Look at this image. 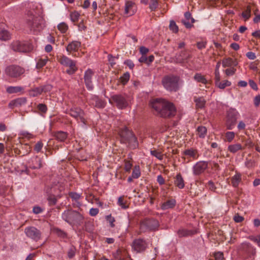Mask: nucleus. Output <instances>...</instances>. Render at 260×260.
<instances>
[{
  "label": "nucleus",
  "instance_id": "8",
  "mask_svg": "<svg viewBox=\"0 0 260 260\" xmlns=\"http://www.w3.org/2000/svg\"><path fill=\"white\" fill-rule=\"evenodd\" d=\"M147 243L143 239L135 240L132 243V248L136 252H141L147 247Z\"/></svg>",
  "mask_w": 260,
  "mask_h": 260
},
{
  "label": "nucleus",
  "instance_id": "42",
  "mask_svg": "<svg viewBox=\"0 0 260 260\" xmlns=\"http://www.w3.org/2000/svg\"><path fill=\"white\" fill-rule=\"evenodd\" d=\"M170 29L174 32H177L178 31V27L177 26L175 21L171 20L170 22L169 25Z\"/></svg>",
  "mask_w": 260,
  "mask_h": 260
},
{
  "label": "nucleus",
  "instance_id": "10",
  "mask_svg": "<svg viewBox=\"0 0 260 260\" xmlns=\"http://www.w3.org/2000/svg\"><path fill=\"white\" fill-rule=\"evenodd\" d=\"M208 167V163L205 161L197 162L192 167L193 174L199 175L203 173Z\"/></svg>",
  "mask_w": 260,
  "mask_h": 260
},
{
  "label": "nucleus",
  "instance_id": "39",
  "mask_svg": "<svg viewBox=\"0 0 260 260\" xmlns=\"http://www.w3.org/2000/svg\"><path fill=\"white\" fill-rule=\"evenodd\" d=\"M80 15L79 13L77 11L72 12L70 14V18L72 21L74 22H77L79 20Z\"/></svg>",
  "mask_w": 260,
  "mask_h": 260
},
{
  "label": "nucleus",
  "instance_id": "19",
  "mask_svg": "<svg viewBox=\"0 0 260 260\" xmlns=\"http://www.w3.org/2000/svg\"><path fill=\"white\" fill-rule=\"evenodd\" d=\"M176 203V202L175 200H169L162 204L161 208L164 210L172 208L175 206Z\"/></svg>",
  "mask_w": 260,
  "mask_h": 260
},
{
  "label": "nucleus",
  "instance_id": "6",
  "mask_svg": "<svg viewBox=\"0 0 260 260\" xmlns=\"http://www.w3.org/2000/svg\"><path fill=\"white\" fill-rule=\"evenodd\" d=\"M24 72L23 69L16 66L8 67L5 70L7 75L11 78H17L23 74Z\"/></svg>",
  "mask_w": 260,
  "mask_h": 260
},
{
  "label": "nucleus",
  "instance_id": "52",
  "mask_svg": "<svg viewBox=\"0 0 260 260\" xmlns=\"http://www.w3.org/2000/svg\"><path fill=\"white\" fill-rule=\"evenodd\" d=\"M38 108L40 111L43 113H45L47 110L46 106L43 104H39L38 105Z\"/></svg>",
  "mask_w": 260,
  "mask_h": 260
},
{
  "label": "nucleus",
  "instance_id": "34",
  "mask_svg": "<svg viewBox=\"0 0 260 260\" xmlns=\"http://www.w3.org/2000/svg\"><path fill=\"white\" fill-rule=\"evenodd\" d=\"M10 38V35L8 31L3 30L0 31V40L6 41L9 40Z\"/></svg>",
  "mask_w": 260,
  "mask_h": 260
},
{
  "label": "nucleus",
  "instance_id": "16",
  "mask_svg": "<svg viewBox=\"0 0 260 260\" xmlns=\"http://www.w3.org/2000/svg\"><path fill=\"white\" fill-rule=\"evenodd\" d=\"M43 24V20L41 17H33L32 22H29V25L34 30H39L42 28V25Z\"/></svg>",
  "mask_w": 260,
  "mask_h": 260
},
{
  "label": "nucleus",
  "instance_id": "46",
  "mask_svg": "<svg viewBox=\"0 0 260 260\" xmlns=\"http://www.w3.org/2000/svg\"><path fill=\"white\" fill-rule=\"evenodd\" d=\"M249 239L254 242L256 243L257 245L260 247V234L257 236H251L249 237Z\"/></svg>",
  "mask_w": 260,
  "mask_h": 260
},
{
  "label": "nucleus",
  "instance_id": "50",
  "mask_svg": "<svg viewBox=\"0 0 260 260\" xmlns=\"http://www.w3.org/2000/svg\"><path fill=\"white\" fill-rule=\"evenodd\" d=\"M43 146V144L42 142L39 141L37 142V143L36 144L34 150L37 152H39L41 151V150L42 149Z\"/></svg>",
  "mask_w": 260,
  "mask_h": 260
},
{
  "label": "nucleus",
  "instance_id": "11",
  "mask_svg": "<svg viewBox=\"0 0 260 260\" xmlns=\"http://www.w3.org/2000/svg\"><path fill=\"white\" fill-rule=\"evenodd\" d=\"M182 154L184 156V159H187V162H189L192 160L197 159L199 156L198 150L193 148L185 150L182 152Z\"/></svg>",
  "mask_w": 260,
  "mask_h": 260
},
{
  "label": "nucleus",
  "instance_id": "58",
  "mask_svg": "<svg viewBox=\"0 0 260 260\" xmlns=\"http://www.w3.org/2000/svg\"><path fill=\"white\" fill-rule=\"evenodd\" d=\"M249 85L254 90H257V84H256V83L252 80H250L249 81Z\"/></svg>",
  "mask_w": 260,
  "mask_h": 260
},
{
  "label": "nucleus",
  "instance_id": "40",
  "mask_svg": "<svg viewBox=\"0 0 260 260\" xmlns=\"http://www.w3.org/2000/svg\"><path fill=\"white\" fill-rule=\"evenodd\" d=\"M58 30L61 33H65L68 29V26L64 22L59 23L57 26Z\"/></svg>",
  "mask_w": 260,
  "mask_h": 260
},
{
  "label": "nucleus",
  "instance_id": "63",
  "mask_svg": "<svg viewBox=\"0 0 260 260\" xmlns=\"http://www.w3.org/2000/svg\"><path fill=\"white\" fill-rule=\"evenodd\" d=\"M43 211L42 209L38 206L34 207L33 208V212L35 214H39Z\"/></svg>",
  "mask_w": 260,
  "mask_h": 260
},
{
  "label": "nucleus",
  "instance_id": "28",
  "mask_svg": "<svg viewBox=\"0 0 260 260\" xmlns=\"http://www.w3.org/2000/svg\"><path fill=\"white\" fill-rule=\"evenodd\" d=\"M42 93V89L40 87H36L29 91V94L32 97L37 96Z\"/></svg>",
  "mask_w": 260,
  "mask_h": 260
},
{
  "label": "nucleus",
  "instance_id": "53",
  "mask_svg": "<svg viewBox=\"0 0 260 260\" xmlns=\"http://www.w3.org/2000/svg\"><path fill=\"white\" fill-rule=\"evenodd\" d=\"M246 57L251 60H253L256 58V55L253 52H248L246 54Z\"/></svg>",
  "mask_w": 260,
  "mask_h": 260
},
{
  "label": "nucleus",
  "instance_id": "30",
  "mask_svg": "<svg viewBox=\"0 0 260 260\" xmlns=\"http://www.w3.org/2000/svg\"><path fill=\"white\" fill-rule=\"evenodd\" d=\"M48 59L47 57H45L44 58H40L38 59L37 61L36 68L37 69H41L43 67H44L48 61Z\"/></svg>",
  "mask_w": 260,
  "mask_h": 260
},
{
  "label": "nucleus",
  "instance_id": "38",
  "mask_svg": "<svg viewBox=\"0 0 260 260\" xmlns=\"http://www.w3.org/2000/svg\"><path fill=\"white\" fill-rule=\"evenodd\" d=\"M242 17L244 18L245 20H247L251 16V9L249 6H248L245 11L242 14Z\"/></svg>",
  "mask_w": 260,
  "mask_h": 260
},
{
  "label": "nucleus",
  "instance_id": "41",
  "mask_svg": "<svg viewBox=\"0 0 260 260\" xmlns=\"http://www.w3.org/2000/svg\"><path fill=\"white\" fill-rule=\"evenodd\" d=\"M129 74L127 72L120 77V82L122 84L125 85L128 82L129 79Z\"/></svg>",
  "mask_w": 260,
  "mask_h": 260
},
{
  "label": "nucleus",
  "instance_id": "27",
  "mask_svg": "<svg viewBox=\"0 0 260 260\" xmlns=\"http://www.w3.org/2000/svg\"><path fill=\"white\" fill-rule=\"evenodd\" d=\"M207 128L205 126H199L197 128V135L201 138H204L207 134Z\"/></svg>",
  "mask_w": 260,
  "mask_h": 260
},
{
  "label": "nucleus",
  "instance_id": "59",
  "mask_svg": "<svg viewBox=\"0 0 260 260\" xmlns=\"http://www.w3.org/2000/svg\"><path fill=\"white\" fill-rule=\"evenodd\" d=\"M99 213V209L98 208H91L89 211V214L91 216H95Z\"/></svg>",
  "mask_w": 260,
  "mask_h": 260
},
{
  "label": "nucleus",
  "instance_id": "18",
  "mask_svg": "<svg viewBox=\"0 0 260 260\" xmlns=\"http://www.w3.org/2000/svg\"><path fill=\"white\" fill-rule=\"evenodd\" d=\"M80 46L81 43L80 42L74 41L68 44L66 47V50L69 53L77 51Z\"/></svg>",
  "mask_w": 260,
  "mask_h": 260
},
{
  "label": "nucleus",
  "instance_id": "25",
  "mask_svg": "<svg viewBox=\"0 0 260 260\" xmlns=\"http://www.w3.org/2000/svg\"><path fill=\"white\" fill-rule=\"evenodd\" d=\"M197 108L202 109L204 107L206 101L203 98H196L194 100Z\"/></svg>",
  "mask_w": 260,
  "mask_h": 260
},
{
  "label": "nucleus",
  "instance_id": "24",
  "mask_svg": "<svg viewBox=\"0 0 260 260\" xmlns=\"http://www.w3.org/2000/svg\"><path fill=\"white\" fill-rule=\"evenodd\" d=\"M242 149V145L239 143L232 144L228 146V150L233 153H235Z\"/></svg>",
  "mask_w": 260,
  "mask_h": 260
},
{
  "label": "nucleus",
  "instance_id": "23",
  "mask_svg": "<svg viewBox=\"0 0 260 260\" xmlns=\"http://www.w3.org/2000/svg\"><path fill=\"white\" fill-rule=\"evenodd\" d=\"M241 181V175L240 173H237L231 179L232 185L234 187H237Z\"/></svg>",
  "mask_w": 260,
  "mask_h": 260
},
{
  "label": "nucleus",
  "instance_id": "49",
  "mask_svg": "<svg viewBox=\"0 0 260 260\" xmlns=\"http://www.w3.org/2000/svg\"><path fill=\"white\" fill-rule=\"evenodd\" d=\"M189 234V232L184 229H180L178 231V234L180 237H184L188 236Z\"/></svg>",
  "mask_w": 260,
  "mask_h": 260
},
{
  "label": "nucleus",
  "instance_id": "44",
  "mask_svg": "<svg viewBox=\"0 0 260 260\" xmlns=\"http://www.w3.org/2000/svg\"><path fill=\"white\" fill-rule=\"evenodd\" d=\"M158 6L157 0H150L149 4V8L151 11L155 10Z\"/></svg>",
  "mask_w": 260,
  "mask_h": 260
},
{
  "label": "nucleus",
  "instance_id": "32",
  "mask_svg": "<svg viewBox=\"0 0 260 260\" xmlns=\"http://www.w3.org/2000/svg\"><path fill=\"white\" fill-rule=\"evenodd\" d=\"M216 85L220 89H224L226 87L230 86L231 82L228 80H224L222 82H216Z\"/></svg>",
  "mask_w": 260,
  "mask_h": 260
},
{
  "label": "nucleus",
  "instance_id": "3",
  "mask_svg": "<svg viewBox=\"0 0 260 260\" xmlns=\"http://www.w3.org/2000/svg\"><path fill=\"white\" fill-rule=\"evenodd\" d=\"M119 135L121 139L120 141L122 143L128 144V145L134 149L138 146V142L137 138L134 134L127 128L121 129L119 132Z\"/></svg>",
  "mask_w": 260,
  "mask_h": 260
},
{
  "label": "nucleus",
  "instance_id": "60",
  "mask_svg": "<svg viewBox=\"0 0 260 260\" xmlns=\"http://www.w3.org/2000/svg\"><path fill=\"white\" fill-rule=\"evenodd\" d=\"M254 104L255 107H258L260 104V95H256L254 99Z\"/></svg>",
  "mask_w": 260,
  "mask_h": 260
},
{
  "label": "nucleus",
  "instance_id": "22",
  "mask_svg": "<svg viewBox=\"0 0 260 260\" xmlns=\"http://www.w3.org/2000/svg\"><path fill=\"white\" fill-rule=\"evenodd\" d=\"M175 184L180 189H182L184 187V180L180 174H178L176 175V179L175 180Z\"/></svg>",
  "mask_w": 260,
  "mask_h": 260
},
{
  "label": "nucleus",
  "instance_id": "7",
  "mask_svg": "<svg viewBox=\"0 0 260 260\" xmlns=\"http://www.w3.org/2000/svg\"><path fill=\"white\" fill-rule=\"evenodd\" d=\"M69 114L78 122H82L83 125L86 124V120L84 117V112L81 109L75 107L72 108L69 111Z\"/></svg>",
  "mask_w": 260,
  "mask_h": 260
},
{
  "label": "nucleus",
  "instance_id": "4",
  "mask_svg": "<svg viewBox=\"0 0 260 260\" xmlns=\"http://www.w3.org/2000/svg\"><path fill=\"white\" fill-rule=\"evenodd\" d=\"M179 78L177 76H168L162 80L164 87L169 91H176L179 88Z\"/></svg>",
  "mask_w": 260,
  "mask_h": 260
},
{
  "label": "nucleus",
  "instance_id": "35",
  "mask_svg": "<svg viewBox=\"0 0 260 260\" xmlns=\"http://www.w3.org/2000/svg\"><path fill=\"white\" fill-rule=\"evenodd\" d=\"M242 245L243 247H247L249 248L250 250L252 251V255L250 256L251 260H252L254 259V255L255 254V249L253 248V247L251 245V244L249 243L248 242H244L242 243Z\"/></svg>",
  "mask_w": 260,
  "mask_h": 260
},
{
  "label": "nucleus",
  "instance_id": "61",
  "mask_svg": "<svg viewBox=\"0 0 260 260\" xmlns=\"http://www.w3.org/2000/svg\"><path fill=\"white\" fill-rule=\"evenodd\" d=\"M148 49L144 46H142L140 48V52L142 54V55H145L148 52Z\"/></svg>",
  "mask_w": 260,
  "mask_h": 260
},
{
  "label": "nucleus",
  "instance_id": "2",
  "mask_svg": "<svg viewBox=\"0 0 260 260\" xmlns=\"http://www.w3.org/2000/svg\"><path fill=\"white\" fill-rule=\"evenodd\" d=\"M62 218L71 225L80 224L83 220V216L81 213L72 210L64 211L62 214Z\"/></svg>",
  "mask_w": 260,
  "mask_h": 260
},
{
  "label": "nucleus",
  "instance_id": "56",
  "mask_svg": "<svg viewBox=\"0 0 260 260\" xmlns=\"http://www.w3.org/2000/svg\"><path fill=\"white\" fill-rule=\"evenodd\" d=\"M70 197L74 200H78L80 198V195L78 193H75V192H71L70 194Z\"/></svg>",
  "mask_w": 260,
  "mask_h": 260
},
{
  "label": "nucleus",
  "instance_id": "21",
  "mask_svg": "<svg viewBox=\"0 0 260 260\" xmlns=\"http://www.w3.org/2000/svg\"><path fill=\"white\" fill-rule=\"evenodd\" d=\"M30 166L34 169H40L42 166L41 159L38 157H34L32 159V164Z\"/></svg>",
  "mask_w": 260,
  "mask_h": 260
},
{
  "label": "nucleus",
  "instance_id": "62",
  "mask_svg": "<svg viewBox=\"0 0 260 260\" xmlns=\"http://www.w3.org/2000/svg\"><path fill=\"white\" fill-rule=\"evenodd\" d=\"M246 125L243 121H239L237 127L239 130L245 129Z\"/></svg>",
  "mask_w": 260,
  "mask_h": 260
},
{
  "label": "nucleus",
  "instance_id": "5",
  "mask_svg": "<svg viewBox=\"0 0 260 260\" xmlns=\"http://www.w3.org/2000/svg\"><path fill=\"white\" fill-rule=\"evenodd\" d=\"M60 63L63 66L69 67V69L67 70L69 74H74L77 70L76 66V62L66 56H62L59 59Z\"/></svg>",
  "mask_w": 260,
  "mask_h": 260
},
{
  "label": "nucleus",
  "instance_id": "54",
  "mask_svg": "<svg viewBox=\"0 0 260 260\" xmlns=\"http://www.w3.org/2000/svg\"><path fill=\"white\" fill-rule=\"evenodd\" d=\"M234 220L236 222H241L243 221L244 217L239 214H236L234 217Z\"/></svg>",
  "mask_w": 260,
  "mask_h": 260
},
{
  "label": "nucleus",
  "instance_id": "64",
  "mask_svg": "<svg viewBox=\"0 0 260 260\" xmlns=\"http://www.w3.org/2000/svg\"><path fill=\"white\" fill-rule=\"evenodd\" d=\"M208 187L211 190H214L215 189V185L213 182L211 181H208L207 183Z\"/></svg>",
  "mask_w": 260,
  "mask_h": 260
},
{
  "label": "nucleus",
  "instance_id": "55",
  "mask_svg": "<svg viewBox=\"0 0 260 260\" xmlns=\"http://www.w3.org/2000/svg\"><path fill=\"white\" fill-rule=\"evenodd\" d=\"M215 260H222L223 259V253L221 252H216L214 254Z\"/></svg>",
  "mask_w": 260,
  "mask_h": 260
},
{
  "label": "nucleus",
  "instance_id": "36",
  "mask_svg": "<svg viewBox=\"0 0 260 260\" xmlns=\"http://www.w3.org/2000/svg\"><path fill=\"white\" fill-rule=\"evenodd\" d=\"M225 140L228 142H232L235 137V133L233 132H227L225 134Z\"/></svg>",
  "mask_w": 260,
  "mask_h": 260
},
{
  "label": "nucleus",
  "instance_id": "43",
  "mask_svg": "<svg viewBox=\"0 0 260 260\" xmlns=\"http://www.w3.org/2000/svg\"><path fill=\"white\" fill-rule=\"evenodd\" d=\"M106 219L107 221L110 223V225L111 228H114L115 226V224H114V222H115V218L111 216V214L107 215L106 216Z\"/></svg>",
  "mask_w": 260,
  "mask_h": 260
},
{
  "label": "nucleus",
  "instance_id": "20",
  "mask_svg": "<svg viewBox=\"0 0 260 260\" xmlns=\"http://www.w3.org/2000/svg\"><path fill=\"white\" fill-rule=\"evenodd\" d=\"M193 79L198 83L206 84L208 83L207 80L205 76L201 73H196L193 76Z\"/></svg>",
  "mask_w": 260,
  "mask_h": 260
},
{
  "label": "nucleus",
  "instance_id": "29",
  "mask_svg": "<svg viewBox=\"0 0 260 260\" xmlns=\"http://www.w3.org/2000/svg\"><path fill=\"white\" fill-rule=\"evenodd\" d=\"M55 137L57 140L63 142L67 139V134L65 132L60 131L55 134Z\"/></svg>",
  "mask_w": 260,
  "mask_h": 260
},
{
  "label": "nucleus",
  "instance_id": "47",
  "mask_svg": "<svg viewBox=\"0 0 260 260\" xmlns=\"http://www.w3.org/2000/svg\"><path fill=\"white\" fill-rule=\"evenodd\" d=\"M117 204L123 209H126L128 207L124 202L122 197H120L118 198Z\"/></svg>",
  "mask_w": 260,
  "mask_h": 260
},
{
  "label": "nucleus",
  "instance_id": "48",
  "mask_svg": "<svg viewBox=\"0 0 260 260\" xmlns=\"http://www.w3.org/2000/svg\"><path fill=\"white\" fill-rule=\"evenodd\" d=\"M236 69L234 67H231V68L227 69L225 71V73L227 76H232L235 74Z\"/></svg>",
  "mask_w": 260,
  "mask_h": 260
},
{
  "label": "nucleus",
  "instance_id": "33",
  "mask_svg": "<svg viewBox=\"0 0 260 260\" xmlns=\"http://www.w3.org/2000/svg\"><path fill=\"white\" fill-rule=\"evenodd\" d=\"M132 175V177L134 179H137L140 176L141 172L139 166H135Z\"/></svg>",
  "mask_w": 260,
  "mask_h": 260
},
{
  "label": "nucleus",
  "instance_id": "1",
  "mask_svg": "<svg viewBox=\"0 0 260 260\" xmlns=\"http://www.w3.org/2000/svg\"><path fill=\"white\" fill-rule=\"evenodd\" d=\"M150 105L161 117H170L176 114V110L174 105L164 100H152L150 102Z\"/></svg>",
  "mask_w": 260,
  "mask_h": 260
},
{
  "label": "nucleus",
  "instance_id": "13",
  "mask_svg": "<svg viewBox=\"0 0 260 260\" xmlns=\"http://www.w3.org/2000/svg\"><path fill=\"white\" fill-rule=\"evenodd\" d=\"M11 47L12 49L15 51L26 52L29 51L31 49L30 47L26 45L24 43H22L19 41L14 42Z\"/></svg>",
  "mask_w": 260,
  "mask_h": 260
},
{
  "label": "nucleus",
  "instance_id": "9",
  "mask_svg": "<svg viewBox=\"0 0 260 260\" xmlns=\"http://www.w3.org/2000/svg\"><path fill=\"white\" fill-rule=\"evenodd\" d=\"M110 101L114 102L119 109H124L128 106L127 101L121 95L115 94L112 96Z\"/></svg>",
  "mask_w": 260,
  "mask_h": 260
},
{
  "label": "nucleus",
  "instance_id": "31",
  "mask_svg": "<svg viewBox=\"0 0 260 260\" xmlns=\"http://www.w3.org/2000/svg\"><path fill=\"white\" fill-rule=\"evenodd\" d=\"M22 90V88L20 86H9L6 89L7 92L10 94L20 92Z\"/></svg>",
  "mask_w": 260,
  "mask_h": 260
},
{
  "label": "nucleus",
  "instance_id": "15",
  "mask_svg": "<svg viewBox=\"0 0 260 260\" xmlns=\"http://www.w3.org/2000/svg\"><path fill=\"white\" fill-rule=\"evenodd\" d=\"M93 75V72L91 69H88L84 74V81L86 87L88 90H91L93 88L92 82V77Z\"/></svg>",
  "mask_w": 260,
  "mask_h": 260
},
{
  "label": "nucleus",
  "instance_id": "17",
  "mask_svg": "<svg viewBox=\"0 0 260 260\" xmlns=\"http://www.w3.org/2000/svg\"><path fill=\"white\" fill-rule=\"evenodd\" d=\"M238 64V62L236 59L231 57L224 58L222 60V65L223 67H235Z\"/></svg>",
  "mask_w": 260,
  "mask_h": 260
},
{
  "label": "nucleus",
  "instance_id": "26",
  "mask_svg": "<svg viewBox=\"0 0 260 260\" xmlns=\"http://www.w3.org/2000/svg\"><path fill=\"white\" fill-rule=\"evenodd\" d=\"M25 99H17L16 100L12 101L9 104L10 107H17L21 105L22 103H25Z\"/></svg>",
  "mask_w": 260,
  "mask_h": 260
},
{
  "label": "nucleus",
  "instance_id": "45",
  "mask_svg": "<svg viewBox=\"0 0 260 260\" xmlns=\"http://www.w3.org/2000/svg\"><path fill=\"white\" fill-rule=\"evenodd\" d=\"M21 135L23 138H25L28 140L33 139L34 138V136L32 134L26 131L22 132L21 133Z\"/></svg>",
  "mask_w": 260,
  "mask_h": 260
},
{
  "label": "nucleus",
  "instance_id": "37",
  "mask_svg": "<svg viewBox=\"0 0 260 260\" xmlns=\"http://www.w3.org/2000/svg\"><path fill=\"white\" fill-rule=\"evenodd\" d=\"M150 154L159 160H162L163 159V155L160 151L156 150H151Z\"/></svg>",
  "mask_w": 260,
  "mask_h": 260
},
{
  "label": "nucleus",
  "instance_id": "12",
  "mask_svg": "<svg viewBox=\"0 0 260 260\" xmlns=\"http://www.w3.org/2000/svg\"><path fill=\"white\" fill-rule=\"evenodd\" d=\"M26 235L36 241H38L40 238L41 233L40 231L35 227H28L25 229Z\"/></svg>",
  "mask_w": 260,
  "mask_h": 260
},
{
  "label": "nucleus",
  "instance_id": "14",
  "mask_svg": "<svg viewBox=\"0 0 260 260\" xmlns=\"http://www.w3.org/2000/svg\"><path fill=\"white\" fill-rule=\"evenodd\" d=\"M137 11V6L132 1H126L124 7V14L128 17L133 15Z\"/></svg>",
  "mask_w": 260,
  "mask_h": 260
},
{
  "label": "nucleus",
  "instance_id": "51",
  "mask_svg": "<svg viewBox=\"0 0 260 260\" xmlns=\"http://www.w3.org/2000/svg\"><path fill=\"white\" fill-rule=\"evenodd\" d=\"M132 164L130 161H125L124 164V170L126 172H129L132 167Z\"/></svg>",
  "mask_w": 260,
  "mask_h": 260
},
{
  "label": "nucleus",
  "instance_id": "57",
  "mask_svg": "<svg viewBox=\"0 0 260 260\" xmlns=\"http://www.w3.org/2000/svg\"><path fill=\"white\" fill-rule=\"evenodd\" d=\"M41 88L42 89V93L47 92L51 90L52 86L50 85H47L44 86H41Z\"/></svg>",
  "mask_w": 260,
  "mask_h": 260
}]
</instances>
